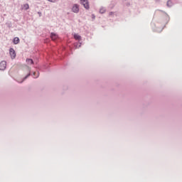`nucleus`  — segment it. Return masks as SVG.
Masks as SVG:
<instances>
[{
	"mask_svg": "<svg viewBox=\"0 0 182 182\" xmlns=\"http://www.w3.org/2000/svg\"><path fill=\"white\" fill-rule=\"evenodd\" d=\"M23 8L25 10L29 9V5L28 4H24Z\"/></svg>",
	"mask_w": 182,
	"mask_h": 182,
	"instance_id": "1a4fd4ad",
	"label": "nucleus"
},
{
	"mask_svg": "<svg viewBox=\"0 0 182 182\" xmlns=\"http://www.w3.org/2000/svg\"><path fill=\"white\" fill-rule=\"evenodd\" d=\"M9 54L11 56V59L14 60L16 57V53H15V50L14 48H10Z\"/></svg>",
	"mask_w": 182,
	"mask_h": 182,
	"instance_id": "f257e3e1",
	"label": "nucleus"
},
{
	"mask_svg": "<svg viewBox=\"0 0 182 182\" xmlns=\"http://www.w3.org/2000/svg\"><path fill=\"white\" fill-rule=\"evenodd\" d=\"M72 11H73L75 14H77L79 12V5L74 4L73 7H72Z\"/></svg>",
	"mask_w": 182,
	"mask_h": 182,
	"instance_id": "20e7f679",
	"label": "nucleus"
},
{
	"mask_svg": "<svg viewBox=\"0 0 182 182\" xmlns=\"http://www.w3.org/2000/svg\"><path fill=\"white\" fill-rule=\"evenodd\" d=\"M48 1H50V2H52V3H54V2L56 1V0H48Z\"/></svg>",
	"mask_w": 182,
	"mask_h": 182,
	"instance_id": "f8f14e48",
	"label": "nucleus"
},
{
	"mask_svg": "<svg viewBox=\"0 0 182 182\" xmlns=\"http://www.w3.org/2000/svg\"><path fill=\"white\" fill-rule=\"evenodd\" d=\"M6 69V61L3 60L0 63V70H4Z\"/></svg>",
	"mask_w": 182,
	"mask_h": 182,
	"instance_id": "f03ea898",
	"label": "nucleus"
},
{
	"mask_svg": "<svg viewBox=\"0 0 182 182\" xmlns=\"http://www.w3.org/2000/svg\"><path fill=\"white\" fill-rule=\"evenodd\" d=\"M36 74V73H34V75Z\"/></svg>",
	"mask_w": 182,
	"mask_h": 182,
	"instance_id": "4468645a",
	"label": "nucleus"
},
{
	"mask_svg": "<svg viewBox=\"0 0 182 182\" xmlns=\"http://www.w3.org/2000/svg\"><path fill=\"white\" fill-rule=\"evenodd\" d=\"M81 4L83 5L86 9H89V3L87 0H81Z\"/></svg>",
	"mask_w": 182,
	"mask_h": 182,
	"instance_id": "7ed1b4c3",
	"label": "nucleus"
},
{
	"mask_svg": "<svg viewBox=\"0 0 182 182\" xmlns=\"http://www.w3.org/2000/svg\"><path fill=\"white\" fill-rule=\"evenodd\" d=\"M74 39L77 40V41H80L81 39L80 36H79L78 34H74Z\"/></svg>",
	"mask_w": 182,
	"mask_h": 182,
	"instance_id": "0eeeda50",
	"label": "nucleus"
},
{
	"mask_svg": "<svg viewBox=\"0 0 182 182\" xmlns=\"http://www.w3.org/2000/svg\"><path fill=\"white\" fill-rule=\"evenodd\" d=\"M26 62H27L28 65H32L33 64V60H32V59H26Z\"/></svg>",
	"mask_w": 182,
	"mask_h": 182,
	"instance_id": "6e6552de",
	"label": "nucleus"
},
{
	"mask_svg": "<svg viewBox=\"0 0 182 182\" xmlns=\"http://www.w3.org/2000/svg\"><path fill=\"white\" fill-rule=\"evenodd\" d=\"M100 14H105V9L104 8L100 9Z\"/></svg>",
	"mask_w": 182,
	"mask_h": 182,
	"instance_id": "9b49d317",
	"label": "nucleus"
},
{
	"mask_svg": "<svg viewBox=\"0 0 182 182\" xmlns=\"http://www.w3.org/2000/svg\"><path fill=\"white\" fill-rule=\"evenodd\" d=\"M20 40L18 37H15V38L13 40V43H14V45H17L18 43H19Z\"/></svg>",
	"mask_w": 182,
	"mask_h": 182,
	"instance_id": "39448f33",
	"label": "nucleus"
},
{
	"mask_svg": "<svg viewBox=\"0 0 182 182\" xmlns=\"http://www.w3.org/2000/svg\"><path fill=\"white\" fill-rule=\"evenodd\" d=\"M171 3V1H167V5L168 6V4H170Z\"/></svg>",
	"mask_w": 182,
	"mask_h": 182,
	"instance_id": "ddd939ff",
	"label": "nucleus"
},
{
	"mask_svg": "<svg viewBox=\"0 0 182 182\" xmlns=\"http://www.w3.org/2000/svg\"><path fill=\"white\" fill-rule=\"evenodd\" d=\"M27 70H28V75H27V76L25 77V79H26L30 75V68H29V67H27Z\"/></svg>",
	"mask_w": 182,
	"mask_h": 182,
	"instance_id": "9d476101",
	"label": "nucleus"
},
{
	"mask_svg": "<svg viewBox=\"0 0 182 182\" xmlns=\"http://www.w3.org/2000/svg\"><path fill=\"white\" fill-rule=\"evenodd\" d=\"M57 38H58V36L55 33H51V39L53 41H55Z\"/></svg>",
	"mask_w": 182,
	"mask_h": 182,
	"instance_id": "423d86ee",
	"label": "nucleus"
}]
</instances>
